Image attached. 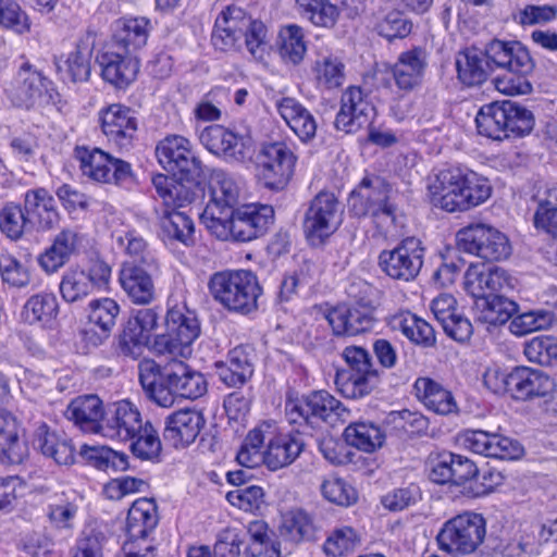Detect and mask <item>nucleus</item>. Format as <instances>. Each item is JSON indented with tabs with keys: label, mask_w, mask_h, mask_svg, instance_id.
<instances>
[{
	"label": "nucleus",
	"mask_w": 557,
	"mask_h": 557,
	"mask_svg": "<svg viewBox=\"0 0 557 557\" xmlns=\"http://www.w3.org/2000/svg\"><path fill=\"white\" fill-rule=\"evenodd\" d=\"M431 202L446 212H462L485 202L491 196L488 181L458 166L441 170L429 185Z\"/></svg>",
	"instance_id": "f257e3e1"
},
{
	"label": "nucleus",
	"mask_w": 557,
	"mask_h": 557,
	"mask_svg": "<svg viewBox=\"0 0 557 557\" xmlns=\"http://www.w3.org/2000/svg\"><path fill=\"white\" fill-rule=\"evenodd\" d=\"M165 326V333L154 336L151 351L174 358L190 356L191 346L200 335V323L196 312L187 306L182 289L172 293L168 299Z\"/></svg>",
	"instance_id": "f03ea898"
},
{
	"label": "nucleus",
	"mask_w": 557,
	"mask_h": 557,
	"mask_svg": "<svg viewBox=\"0 0 557 557\" xmlns=\"http://www.w3.org/2000/svg\"><path fill=\"white\" fill-rule=\"evenodd\" d=\"M485 54L495 67L506 70L493 81L499 92L519 96L532 91L528 75L533 71L534 64L528 49L521 42L495 39L485 47Z\"/></svg>",
	"instance_id": "7ed1b4c3"
},
{
	"label": "nucleus",
	"mask_w": 557,
	"mask_h": 557,
	"mask_svg": "<svg viewBox=\"0 0 557 557\" xmlns=\"http://www.w3.org/2000/svg\"><path fill=\"white\" fill-rule=\"evenodd\" d=\"M152 185L164 205L159 215L163 234L185 246L194 245L195 224L190 216L178 210L193 201V193L174 177L162 173L152 176Z\"/></svg>",
	"instance_id": "20e7f679"
},
{
	"label": "nucleus",
	"mask_w": 557,
	"mask_h": 557,
	"mask_svg": "<svg viewBox=\"0 0 557 557\" xmlns=\"http://www.w3.org/2000/svg\"><path fill=\"white\" fill-rule=\"evenodd\" d=\"M213 299L231 312L248 314L258 307L261 286L255 273L248 270L215 272L208 282Z\"/></svg>",
	"instance_id": "39448f33"
},
{
	"label": "nucleus",
	"mask_w": 557,
	"mask_h": 557,
	"mask_svg": "<svg viewBox=\"0 0 557 557\" xmlns=\"http://www.w3.org/2000/svg\"><path fill=\"white\" fill-rule=\"evenodd\" d=\"M475 123L480 135L503 140L529 134L534 117L528 109L512 101H503L483 106L476 114Z\"/></svg>",
	"instance_id": "423d86ee"
},
{
	"label": "nucleus",
	"mask_w": 557,
	"mask_h": 557,
	"mask_svg": "<svg viewBox=\"0 0 557 557\" xmlns=\"http://www.w3.org/2000/svg\"><path fill=\"white\" fill-rule=\"evenodd\" d=\"M286 418L292 424L317 428L321 422L335 425L346 422L349 410L326 391H317L301 398H288Z\"/></svg>",
	"instance_id": "0eeeda50"
},
{
	"label": "nucleus",
	"mask_w": 557,
	"mask_h": 557,
	"mask_svg": "<svg viewBox=\"0 0 557 557\" xmlns=\"http://www.w3.org/2000/svg\"><path fill=\"white\" fill-rule=\"evenodd\" d=\"M342 357L347 369L336 373L338 391L347 398L369 395L379 383V371L374 368L369 351L360 346H347Z\"/></svg>",
	"instance_id": "6e6552de"
},
{
	"label": "nucleus",
	"mask_w": 557,
	"mask_h": 557,
	"mask_svg": "<svg viewBox=\"0 0 557 557\" xmlns=\"http://www.w3.org/2000/svg\"><path fill=\"white\" fill-rule=\"evenodd\" d=\"M486 534V522L482 515L465 511L447 520L437 534L442 550L455 555L475 552Z\"/></svg>",
	"instance_id": "1a4fd4ad"
},
{
	"label": "nucleus",
	"mask_w": 557,
	"mask_h": 557,
	"mask_svg": "<svg viewBox=\"0 0 557 557\" xmlns=\"http://www.w3.org/2000/svg\"><path fill=\"white\" fill-rule=\"evenodd\" d=\"M156 157L165 171L181 181L195 182L203 175V165L184 136H165L156 146Z\"/></svg>",
	"instance_id": "9d476101"
},
{
	"label": "nucleus",
	"mask_w": 557,
	"mask_h": 557,
	"mask_svg": "<svg viewBox=\"0 0 557 557\" xmlns=\"http://www.w3.org/2000/svg\"><path fill=\"white\" fill-rule=\"evenodd\" d=\"M297 157L284 141L263 144L256 157L257 176L269 189H283L292 178Z\"/></svg>",
	"instance_id": "9b49d317"
},
{
	"label": "nucleus",
	"mask_w": 557,
	"mask_h": 557,
	"mask_svg": "<svg viewBox=\"0 0 557 557\" xmlns=\"http://www.w3.org/2000/svg\"><path fill=\"white\" fill-rule=\"evenodd\" d=\"M456 238L461 250L487 261L505 260L511 253L507 235L488 224L473 223L465 226L458 231Z\"/></svg>",
	"instance_id": "f8f14e48"
},
{
	"label": "nucleus",
	"mask_w": 557,
	"mask_h": 557,
	"mask_svg": "<svg viewBox=\"0 0 557 557\" xmlns=\"http://www.w3.org/2000/svg\"><path fill=\"white\" fill-rule=\"evenodd\" d=\"M74 157L82 174L91 181L124 185L133 180L132 165L128 162L114 158L99 148L77 146Z\"/></svg>",
	"instance_id": "ddd939ff"
},
{
	"label": "nucleus",
	"mask_w": 557,
	"mask_h": 557,
	"mask_svg": "<svg viewBox=\"0 0 557 557\" xmlns=\"http://www.w3.org/2000/svg\"><path fill=\"white\" fill-rule=\"evenodd\" d=\"M343 206L331 191H320L305 214L304 231L312 245H320L342 224Z\"/></svg>",
	"instance_id": "4468645a"
},
{
	"label": "nucleus",
	"mask_w": 557,
	"mask_h": 557,
	"mask_svg": "<svg viewBox=\"0 0 557 557\" xmlns=\"http://www.w3.org/2000/svg\"><path fill=\"white\" fill-rule=\"evenodd\" d=\"M424 252L425 249L420 239L407 237L393 249L381 251L379 265L391 278L410 282L422 269Z\"/></svg>",
	"instance_id": "2eb2a0df"
},
{
	"label": "nucleus",
	"mask_w": 557,
	"mask_h": 557,
	"mask_svg": "<svg viewBox=\"0 0 557 557\" xmlns=\"http://www.w3.org/2000/svg\"><path fill=\"white\" fill-rule=\"evenodd\" d=\"M389 187L380 177L364 178L348 198L349 211L358 216L372 215L395 220V207L389 202Z\"/></svg>",
	"instance_id": "dca6fc26"
},
{
	"label": "nucleus",
	"mask_w": 557,
	"mask_h": 557,
	"mask_svg": "<svg viewBox=\"0 0 557 557\" xmlns=\"http://www.w3.org/2000/svg\"><path fill=\"white\" fill-rule=\"evenodd\" d=\"M111 268L103 261H95L88 270L70 267L61 277L59 290L65 302H77L101 289L109 283Z\"/></svg>",
	"instance_id": "f3484780"
},
{
	"label": "nucleus",
	"mask_w": 557,
	"mask_h": 557,
	"mask_svg": "<svg viewBox=\"0 0 557 557\" xmlns=\"http://www.w3.org/2000/svg\"><path fill=\"white\" fill-rule=\"evenodd\" d=\"M463 286L471 297L512 296L517 289L518 280L500 267L475 263L467 269Z\"/></svg>",
	"instance_id": "a211bd4d"
},
{
	"label": "nucleus",
	"mask_w": 557,
	"mask_h": 557,
	"mask_svg": "<svg viewBox=\"0 0 557 557\" xmlns=\"http://www.w3.org/2000/svg\"><path fill=\"white\" fill-rule=\"evenodd\" d=\"M460 446L474 454L495 459H519L524 449L509 436L483 430H466L458 435Z\"/></svg>",
	"instance_id": "6ab92c4d"
},
{
	"label": "nucleus",
	"mask_w": 557,
	"mask_h": 557,
	"mask_svg": "<svg viewBox=\"0 0 557 557\" xmlns=\"http://www.w3.org/2000/svg\"><path fill=\"white\" fill-rule=\"evenodd\" d=\"M375 113L370 96L358 86L348 87L341 97L334 126L345 134H355L370 125Z\"/></svg>",
	"instance_id": "aec40b11"
},
{
	"label": "nucleus",
	"mask_w": 557,
	"mask_h": 557,
	"mask_svg": "<svg viewBox=\"0 0 557 557\" xmlns=\"http://www.w3.org/2000/svg\"><path fill=\"white\" fill-rule=\"evenodd\" d=\"M144 422L137 406L124 399L108 407L100 424V434L110 440L128 442Z\"/></svg>",
	"instance_id": "412c9836"
},
{
	"label": "nucleus",
	"mask_w": 557,
	"mask_h": 557,
	"mask_svg": "<svg viewBox=\"0 0 557 557\" xmlns=\"http://www.w3.org/2000/svg\"><path fill=\"white\" fill-rule=\"evenodd\" d=\"M101 129L109 141L120 148H128L137 132L134 111L121 103L110 104L99 112Z\"/></svg>",
	"instance_id": "4be33fe9"
},
{
	"label": "nucleus",
	"mask_w": 557,
	"mask_h": 557,
	"mask_svg": "<svg viewBox=\"0 0 557 557\" xmlns=\"http://www.w3.org/2000/svg\"><path fill=\"white\" fill-rule=\"evenodd\" d=\"M97 61L101 69L102 78L116 88L131 85L139 71V61L131 52L115 46L102 51Z\"/></svg>",
	"instance_id": "5701e85b"
},
{
	"label": "nucleus",
	"mask_w": 557,
	"mask_h": 557,
	"mask_svg": "<svg viewBox=\"0 0 557 557\" xmlns=\"http://www.w3.org/2000/svg\"><path fill=\"white\" fill-rule=\"evenodd\" d=\"M84 242V235L76 228L62 230L54 236L51 245L38 256L39 267L47 274L57 273L79 252Z\"/></svg>",
	"instance_id": "b1692460"
},
{
	"label": "nucleus",
	"mask_w": 557,
	"mask_h": 557,
	"mask_svg": "<svg viewBox=\"0 0 557 557\" xmlns=\"http://www.w3.org/2000/svg\"><path fill=\"white\" fill-rule=\"evenodd\" d=\"M28 456L25 431L10 411L0 409V463L18 465Z\"/></svg>",
	"instance_id": "393cba45"
},
{
	"label": "nucleus",
	"mask_w": 557,
	"mask_h": 557,
	"mask_svg": "<svg viewBox=\"0 0 557 557\" xmlns=\"http://www.w3.org/2000/svg\"><path fill=\"white\" fill-rule=\"evenodd\" d=\"M203 425L200 411L185 408L168 416L163 435L175 448H185L195 442Z\"/></svg>",
	"instance_id": "a878e982"
},
{
	"label": "nucleus",
	"mask_w": 557,
	"mask_h": 557,
	"mask_svg": "<svg viewBox=\"0 0 557 557\" xmlns=\"http://www.w3.org/2000/svg\"><path fill=\"white\" fill-rule=\"evenodd\" d=\"M139 381L149 400L161 408L174 406L177 393L165 379V368L153 360H144L139 364Z\"/></svg>",
	"instance_id": "bb28decb"
},
{
	"label": "nucleus",
	"mask_w": 557,
	"mask_h": 557,
	"mask_svg": "<svg viewBox=\"0 0 557 557\" xmlns=\"http://www.w3.org/2000/svg\"><path fill=\"white\" fill-rule=\"evenodd\" d=\"M274 210L271 206L248 203L235 212L233 230L235 239L249 242L262 235L273 223Z\"/></svg>",
	"instance_id": "cd10ccee"
},
{
	"label": "nucleus",
	"mask_w": 557,
	"mask_h": 557,
	"mask_svg": "<svg viewBox=\"0 0 557 557\" xmlns=\"http://www.w3.org/2000/svg\"><path fill=\"white\" fill-rule=\"evenodd\" d=\"M23 209L29 225L37 230L49 231L59 223L55 199L44 187L28 189L25 193Z\"/></svg>",
	"instance_id": "c85d7f7f"
},
{
	"label": "nucleus",
	"mask_w": 557,
	"mask_h": 557,
	"mask_svg": "<svg viewBox=\"0 0 557 557\" xmlns=\"http://www.w3.org/2000/svg\"><path fill=\"white\" fill-rule=\"evenodd\" d=\"M152 271L133 262H124L120 270L119 282L132 302L148 305L156 297Z\"/></svg>",
	"instance_id": "c756f323"
},
{
	"label": "nucleus",
	"mask_w": 557,
	"mask_h": 557,
	"mask_svg": "<svg viewBox=\"0 0 557 557\" xmlns=\"http://www.w3.org/2000/svg\"><path fill=\"white\" fill-rule=\"evenodd\" d=\"M199 139L211 153L236 161L244 159L248 143L247 137L235 134L222 125L206 127Z\"/></svg>",
	"instance_id": "7c9ffc66"
},
{
	"label": "nucleus",
	"mask_w": 557,
	"mask_h": 557,
	"mask_svg": "<svg viewBox=\"0 0 557 557\" xmlns=\"http://www.w3.org/2000/svg\"><path fill=\"white\" fill-rule=\"evenodd\" d=\"M326 319L335 335L355 336L372 329V311L363 306H337L327 312Z\"/></svg>",
	"instance_id": "2f4dec72"
},
{
	"label": "nucleus",
	"mask_w": 557,
	"mask_h": 557,
	"mask_svg": "<svg viewBox=\"0 0 557 557\" xmlns=\"http://www.w3.org/2000/svg\"><path fill=\"white\" fill-rule=\"evenodd\" d=\"M51 84V81L28 61H23L12 83V96L18 106H28L48 92Z\"/></svg>",
	"instance_id": "473e14b6"
},
{
	"label": "nucleus",
	"mask_w": 557,
	"mask_h": 557,
	"mask_svg": "<svg viewBox=\"0 0 557 557\" xmlns=\"http://www.w3.org/2000/svg\"><path fill=\"white\" fill-rule=\"evenodd\" d=\"M160 314L156 308H143L137 310L128 320L127 325L123 332L122 344L128 347L132 354L135 349H140L144 346L149 347L154 336L152 332L157 329Z\"/></svg>",
	"instance_id": "72a5a7b5"
},
{
	"label": "nucleus",
	"mask_w": 557,
	"mask_h": 557,
	"mask_svg": "<svg viewBox=\"0 0 557 557\" xmlns=\"http://www.w3.org/2000/svg\"><path fill=\"white\" fill-rule=\"evenodd\" d=\"M426 66V55L422 49L413 48L401 52L392 67L396 86L405 91H410L420 86Z\"/></svg>",
	"instance_id": "f704fd0d"
},
{
	"label": "nucleus",
	"mask_w": 557,
	"mask_h": 557,
	"mask_svg": "<svg viewBox=\"0 0 557 557\" xmlns=\"http://www.w3.org/2000/svg\"><path fill=\"white\" fill-rule=\"evenodd\" d=\"M151 30V21L145 16L120 18L114 24L113 46L134 54L147 45Z\"/></svg>",
	"instance_id": "c9c22d12"
},
{
	"label": "nucleus",
	"mask_w": 557,
	"mask_h": 557,
	"mask_svg": "<svg viewBox=\"0 0 557 557\" xmlns=\"http://www.w3.org/2000/svg\"><path fill=\"white\" fill-rule=\"evenodd\" d=\"M250 20L251 17L247 16L240 8L227 7L215 20L213 45L221 50L233 47L243 37Z\"/></svg>",
	"instance_id": "e433bc0d"
},
{
	"label": "nucleus",
	"mask_w": 557,
	"mask_h": 557,
	"mask_svg": "<svg viewBox=\"0 0 557 557\" xmlns=\"http://www.w3.org/2000/svg\"><path fill=\"white\" fill-rule=\"evenodd\" d=\"M275 107L281 117L301 141H309L315 136L317 121L297 99L283 97L276 100Z\"/></svg>",
	"instance_id": "4c0bfd02"
},
{
	"label": "nucleus",
	"mask_w": 557,
	"mask_h": 557,
	"mask_svg": "<svg viewBox=\"0 0 557 557\" xmlns=\"http://www.w3.org/2000/svg\"><path fill=\"white\" fill-rule=\"evenodd\" d=\"M386 322L391 330L400 332L414 345L428 348L436 343L432 325L410 311L396 312Z\"/></svg>",
	"instance_id": "58836bf2"
},
{
	"label": "nucleus",
	"mask_w": 557,
	"mask_h": 557,
	"mask_svg": "<svg viewBox=\"0 0 557 557\" xmlns=\"http://www.w3.org/2000/svg\"><path fill=\"white\" fill-rule=\"evenodd\" d=\"M511 393L517 399H530L547 395L554 382L542 370L519 367L511 371Z\"/></svg>",
	"instance_id": "ea45409f"
},
{
	"label": "nucleus",
	"mask_w": 557,
	"mask_h": 557,
	"mask_svg": "<svg viewBox=\"0 0 557 557\" xmlns=\"http://www.w3.org/2000/svg\"><path fill=\"white\" fill-rule=\"evenodd\" d=\"M60 312L59 300L53 292L42 290L32 295L21 312L23 321L29 325L52 327Z\"/></svg>",
	"instance_id": "a19ab883"
},
{
	"label": "nucleus",
	"mask_w": 557,
	"mask_h": 557,
	"mask_svg": "<svg viewBox=\"0 0 557 557\" xmlns=\"http://www.w3.org/2000/svg\"><path fill=\"white\" fill-rule=\"evenodd\" d=\"M165 368V379L172 384L178 397L197 399L206 394L205 376L182 361H175Z\"/></svg>",
	"instance_id": "79ce46f5"
},
{
	"label": "nucleus",
	"mask_w": 557,
	"mask_h": 557,
	"mask_svg": "<svg viewBox=\"0 0 557 557\" xmlns=\"http://www.w3.org/2000/svg\"><path fill=\"white\" fill-rule=\"evenodd\" d=\"M158 510L152 498H138L131 506L126 518L127 540L150 539L149 534L158 524Z\"/></svg>",
	"instance_id": "37998d69"
},
{
	"label": "nucleus",
	"mask_w": 557,
	"mask_h": 557,
	"mask_svg": "<svg viewBox=\"0 0 557 557\" xmlns=\"http://www.w3.org/2000/svg\"><path fill=\"white\" fill-rule=\"evenodd\" d=\"M474 299L473 310L476 320L490 325L504 324L518 311L512 296H480Z\"/></svg>",
	"instance_id": "c03bdc74"
},
{
	"label": "nucleus",
	"mask_w": 557,
	"mask_h": 557,
	"mask_svg": "<svg viewBox=\"0 0 557 557\" xmlns=\"http://www.w3.org/2000/svg\"><path fill=\"white\" fill-rule=\"evenodd\" d=\"M65 416L84 432L100 433V424L106 411L98 396L86 395L72 400L66 408Z\"/></svg>",
	"instance_id": "a18cd8bd"
},
{
	"label": "nucleus",
	"mask_w": 557,
	"mask_h": 557,
	"mask_svg": "<svg viewBox=\"0 0 557 557\" xmlns=\"http://www.w3.org/2000/svg\"><path fill=\"white\" fill-rule=\"evenodd\" d=\"M267 441V467L272 471L290 465L304 447L299 437L292 434H277L273 423L271 436Z\"/></svg>",
	"instance_id": "49530a36"
},
{
	"label": "nucleus",
	"mask_w": 557,
	"mask_h": 557,
	"mask_svg": "<svg viewBox=\"0 0 557 557\" xmlns=\"http://www.w3.org/2000/svg\"><path fill=\"white\" fill-rule=\"evenodd\" d=\"M418 399L424 407L437 414H449L457 410L453 394L430 377H419L414 382Z\"/></svg>",
	"instance_id": "de8ad7c7"
},
{
	"label": "nucleus",
	"mask_w": 557,
	"mask_h": 557,
	"mask_svg": "<svg viewBox=\"0 0 557 557\" xmlns=\"http://www.w3.org/2000/svg\"><path fill=\"white\" fill-rule=\"evenodd\" d=\"M34 445L46 457L58 465L69 466L74 462V447L69 438L51 431L47 424H40L35 433Z\"/></svg>",
	"instance_id": "09e8293b"
},
{
	"label": "nucleus",
	"mask_w": 557,
	"mask_h": 557,
	"mask_svg": "<svg viewBox=\"0 0 557 557\" xmlns=\"http://www.w3.org/2000/svg\"><path fill=\"white\" fill-rule=\"evenodd\" d=\"M34 445L46 457L58 465L69 466L74 462V447L69 438L51 431L47 424H40L35 433Z\"/></svg>",
	"instance_id": "8fccbe9b"
},
{
	"label": "nucleus",
	"mask_w": 557,
	"mask_h": 557,
	"mask_svg": "<svg viewBox=\"0 0 557 557\" xmlns=\"http://www.w3.org/2000/svg\"><path fill=\"white\" fill-rule=\"evenodd\" d=\"M272 433V422L264 421L250 430L246 435L236 459L243 467L252 469L261 463L267 465L264 442Z\"/></svg>",
	"instance_id": "3c124183"
},
{
	"label": "nucleus",
	"mask_w": 557,
	"mask_h": 557,
	"mask_svg": "<svg viewBox=\"0 0 557 557\" xmlns=\"http://www.w3.org/2000/svg\"><path fill=\"white\" fill-rule=\"evenodd\" d=\"M456 67L458 78L465 85L474 86L483 83L487 76V71L495 66L488 61L485 52L483 53L475 48H468L458 53Z\"/></svg>",
	"instance_id": "603ef678"
},
{
	"label": "nucleus",
	"mask_w": 557,
	"mask_h": 557,
	"mask_svg": "<svg viewBox=\"0 0 557 557\" xmlns=\"http://www.w3.org/2000/svg\"><path fill=\"white\" fill-rule=\"evenodd\" d=\"M216 374L227 387L243 386L253 373L248 355L242 348L230 351L226 361L216 362Z\"/></svg>",
	"instance_id": "864d4df0"
},
{
	"label": "nucleus",
	"mask_w": 557,
	"mask_h": 557,
	"mask_svg": "<svg viewBox=\"0 0 557 557\" xmlns=\"http://www.w3.org/2000/svg\"><path fill=\"white\" fill-rule=\"evenodd\" d=\"M91 50L87 47H75L67 54L55 58L58 74L64 82H85L90 76Z\"/></svg>",
	"instance_id": "5fc2aeb1"
},
{
	"label": "nucleus",
	"mask_w": 557,
	"mask_h": 557,
	"mask_svg": "<svg viewBox=\"0 0 557 557\" xmlns=\"http://www.w3.org/2000/svg\"><path fill=\"white\" fill-rule=\"evenodd\" d=\"M344 437L348 445L366 453L381 448L385 442V432L371 421H357L346 426Z\"/></svg>",
	"instance_id": "6e6d98bb"
},
{
	"label": "nucleus",
	"mask_w": 557,
	"mask_h": 557,
	"mask_svg": "<svg viewBox=\"0 0 557 557\" xmlns=\"http://www.w3.org/2000/svg\"><path fill=\"white\" fill-rule=\"evenodd\" d=\"M47 515L50 522L59 529L72 528L77 513L74 491H55L47 495Z\"/></svg>",
	"instance_id": "4d7b16f0"
},
{
	"label": "nucleus",
	"mask_w": 557,
	"mask_h": 557,
	"mask_svg": "<svg viewBox=\"0 0 557 557\" xmlns=\"http://www.w3.org/2000/svg\"><path fill=\"white\" fill-rule=\"evenodd\" d=\"M315 531L312 516L301 508H293L282 515L280 532L293 542L313 540Z\"/></svg>",
	"instance_id": "13d9d810"
},
{
	"label": "nucleus",
	"mask_w": 557,
	"mask_h": 557,
	"mask_svg": "<svg viewBox=\"0 0 557 557\" xmlns=\"http://www.w3.org/2000/svg\"><path fill=\"white\" fill-rule=\"evenodd\" d=\"M277 49L285 63L299 64L307 52L304 29L296 24L283 26L277 35Z\"/></svg>",
	"instance_id": "bf43d9fd"
},
{
	"label": "nucleus",
	"mask_w": 557,
	"mask_h": 557,
	"mask_svg": "<svg viewBox=\"0 0 557 557\" xmlns=\"http://www.w3.org/2000/svg\"><path fill=\"white\" fill-rule=\"evenodd\" d=\"M318 88L333 90L345 82V64L334 54L320 55L312 67Z\"/></svg>",
	"instance_id": "052dcab7"
},
{
	"label": "nucleus",
	"mask_w": 557,
	"mask_h": 557,
	"mask_svg": "<svg viewBox=\"0 0 557 557\" xmlns=\"http://www.w3.org/2000/svg\"><path fill=\"white\" fill-rule=\"evenodd\" d=\"M116 245L134 260L133 263L138 262L151 271L158 269L156 252L149 248L147 242L136 231L131 230L123 234H117Z\"/></svg>",
	"instance_id": "680f3d73"
},
{
	"label": "nucleus",
	"mask_w": 557,
	"mask_h": 557,
	"mask_svg": "<svg viewBox=\"0 0 557 557\" xmlns=\"http://www.w3.org/2000/svg\"><path fill=\"white\" fill-rule=\"evenodd\" d=\"M120 312V306L112 298H100L89 302V322L98 326L102 335H98L92 342L94 345H98L102 342L103 337H107L108 332L114 326L116 317Z\"/></svg>",
	"instance_id": "e2e57ef3"
},
{
	"label": "nucleus",
	"mask_w": 557,
	"mask_h": 557,
	"mask_svg": "<svg viewBox=\"0 0 557 557\" xmlns=\"http://www.w3.org/2000/svg\"><path fill=\"white\" fill-rule=\"evenodd\" d=\"M298 13L313 25L331 27L338 16L337 7L329 0H296Z\"/></svg>",
	"instance_id": "0e129e2a"
},
{
	"label": "nucleus",
	"mask_w": 557,
	"mask_h": 557,
	"mask_svg": "<svg viewBox=\"0 0 557 557\" xmlns=\"http://www.w3.org/2000/svg\"><path fill=\"white\" fill-rule=\"evenodd\" d=\"M128 442H131L132 453L143 460H154L160 455L161 441L149 421H145L138 433Z\"/></svg>",
	"instance_id": "69168bd1"
},
{
	"label": "nucleus",
	"mask_w": 557,
	"mask_h": 557,
	"mask_svg": "<svg viewBox=\"0 0 557 557\" xmlns=\"http://www.w3.org/2000/svg\"><path fill=\"white\" fill-rule=\"evenodd\" d=\"M243 37L245 38V46L250 55L257 61H264L271 50L265 24L260 20L251 18Z\"/></svg>",
	"instance_id": "338daca9"
},
{
	"label": "nucleus",
	"mask_w": 557,
	"mask_h": 557,
	"mask_svg": "<svg viewBox=\"0 0 557 557\" xmlns=\"http://www.w3.org/2000/svg\"><path fill=\"white\" fill-rule=\"evenodd\" d=\"M0 275L3 283L18 289L27 287L32 281L29 268L7 251L0 252Z\"/></svg>",
	"instance_id": "774afa93"
}]
</instances>
